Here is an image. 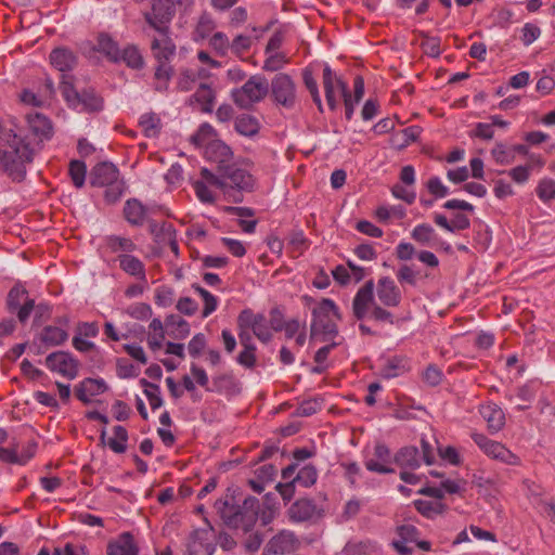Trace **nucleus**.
I'll return each mask as SVG.
<instances>
[{"mask_svg":"<svg viewBox=\"0 0 555 555\" xmlns=\"http://www.w3.org/2000/svg\"><path fill=\"white\" fill-rule=\"evenodd\" d=\"M374 281H366L356 293L352 300L353 317L361 321L370 319L380 324H395V315L386 308L398 307L402 301V293L395 281L389 276H383L377 281L376 295L374 297Z\"/></svg>","mask_w":555,"mask_h":555,"instance_id":"nucleus-1","label":"nucleus"},{"mask_svg":"<svg viewBox=\"0 0 555 555\" xmlns=\"http://www.w3.org/2000/svg\"><path fill=\"white\" fill-rule=\"evenodd\" d=\"M34 160V150L29 143L14 131L0 133V171L13 181H22L26 176V165Z\"/></svg>","mask_w":555,"mask_h":555,"instance_id":"nucleus-2","label":"nucleus"},{"mask_svg":"<svg viewBox=\"0 0 555 555\" xmlns=\"http://www.w3.org/2000/svg\"><path fill=\"white\" fill-rule=\"evenodd\" d=\"M203 177L211 186L219 189L225 198L233 203L243 201L242 192H251L255 179L246 169L235 165L228 166L220 173H214L207 168H202Z\"/></svg>","mask_w":555,"mask_h":555,"instance_id":"nucleus-3","label":"nucleus"},{"mask_svg":"<svg viewBox=\"0 0 555 555\" xmlns=\"http://www.w3.org/2000/svg\"><path fill=\"white\" fill-rule=\"evenodd\" d=\"M93 186H105L104 197L108 204L116 203L121 197L125 183L119 179V170L108 162H103L93 167L90 177Z\"/></svg>","mask_w":555,"mask_h":555,"instance_id":"nucleus-4","label":"nucleus"},{"mask_svg":"<svg viewBox=\"0 0 555 555\" xmlns=\"http://www.w3.org/2000/svg\"><path fill=\"white\" fill-rule=\"evenodd\" d=\"M338 308L331 299L324 298L312 309L311 336L324 334L334 336L337 334L335 319H339Z\"/></svg>","mask_w":555,"mask_h":555,"instance_id":"nucleus-5","label":"nucleus"},{"mask_svg":"<svg viewBox=\"0 0 555 555\" xmlns=\"http://www.w3.org/2000/svg\"><path fill=\"white\" fill-rule=\"evenodd\" d=\"M269 92V83L264 77L251 76L241 88L232 91L234 103L241 108H249L260 102Z\"/></svg>","mask_w":555,"mask_h":555,"instance_id":"nucleus-6","label":"nucleus"},{"mask_svg":"<svg viewBox=\"0 0 555 555\" xmlns=\"http://www.w3.org/2000/svg\"><path fill=\"white\" fill-rule=\"evenodd\" d=\"M470 438L489 459L511 466H518L521 464L520 457L506 448L505 444L492 440L486 435L477 431H473L470 434Z\"/></svg>","mask_w":555,"mask_h":555,"instance_id":"nucleus-7","label":"nucleus"},{"mask_svg":"<svg viewBox=\"0 0 555 555\" xmlns=\"http://www.w3.org/2000/svg\"><path fill=\"white\" fill-rule=\"evenodd\" d=\"M7 308L11 313L16 312L17 320L24 324L35 308V300L28 297L23 285L16 284L7 296Z\"/></svg>","mask_w":555,"mask_h":555,"instance_id":"nucleus-8","label":"nucleus"},{"mask_svg":"<svg viewBox=\"0 0 555 555\" xmlns=\"http://www.w3.org/2000/svg\"><path fill=\"white\" fill-rule=\"evenodd\" d=\"M274 101L285 108H293L296 103V85L287 74L280 73L271 81Z\"/></svg>","mask_w":555,"mask_h":555,"instance_id":"nucleus-9","label":"nucleus"},{"mask_svg":"<svg viewBox=\"0 0 555 555\" xmlns=\"http://www.w3.org/2000/svg\"><path fill=\"white\" fill-rule=\"evenodd\" d=\"M300 545V540L293 531L283 529L268 541L262 555H288L296 552Z\"/></svg>","mask_w":555,"mask_h":555,"instance_id":"nucleus-10","label":"nucleus"},{"mask_svg":"<svg viewBox=\"0 0 555 555\" xmlns=\"http://www.w3.org/2000/svg\"><path fill=\"white\" fill-rule=\"evenodd\" d=\"M172 0H153L152 11L145 14V21L156 31L169 30V23L175 15Z\"/></svg>","mask_w":555,"mask_h":555,"instance_id":"nucleus-11","label":"nucleus"},{"mask_svg":"<svg viewBox=\"0 0 555 555\" xmlns=\"http://www.w3.org/2000/svg\"><path fill=\"white\" fill-rule=\"evenodd\" d=\"M237 326H249L253 334L262 343H269L273 337L264 314H256L249 309L241 311L237 318Z\"/></svg>","mask_w":555,"mask_h":555,"instance_id":"nucleus-12","label":"nucleus"},{"mask_svg":"<svg viewBox=\"0 0 555 555\" xmlns=\"http://www.w3.org/2000/svg\"><path fill=\"white\" fill-rule=\"evenodd\" d=\"M323 88L330 109L335 111L338 106V96L346 94L347 83L338 77L328 65L323 68Z\"/></svg>","mask_w":555,"mask_h":555,"instance_id":"nucleus-13","label":"nucleus"},{"mask_svg":"<svg viewBox=\"0 0 555 555\" xmlns=\"http://www.w3.org/2000/svg\"><path fill=\"white\" fill-rule=\"evenodd\" d=\"M47 367L61 374L68 379H74L78 375L79 363L68 352L55 351L46 358Z\"/></svg>","mask_w":555,"mask_h":555,"instance_id":"nucleus-14","label":"nucleus"},{"mask_svg":"<svg viewBox=\"0 0 555 555\" xmlns=\"http://www.w3.org/2000/svg\"><path fill=\"white\" fill-rule=\"evenodd\" d=\"M157 34L151 42L153 56L157 60L158 64H168L176 53V44L169 36V30L157 31Z\"/></svg>","mask_w":555,"mask_h":555,"instance_id":"nucleus-15","label":"nucleus"},{"mask_svg":"<svg viewBox=\"0 0 555 555\" xmlns=\"http://www.w3.org/2000/svg\"><path fill=\"white\" fill-rule=\"evenodd\" d=\"M259 509L260 505L258 499H245L243 504L238 506V512L235 517L237 519V526L233 528L243 529L244 531L251 529L258 519Z\"/></svg>","mask_w":555,"mask_h":555,"instance_id":"nucleus-16","label":"nucleus"},{"mask_svg":"<svg viewBox=\"0 0 555 555\" xmlns=\"http://www.w3.org/2000/svg\"><path fill=\"white\" fill-rule=\"evenodd\" d=\"M479 413L487 423V429L491 435L498 434L505 426V414L503 410L493 402L481 404Z\"/></svg>","mask_w":555,"mask_h":555,"instance_id":"nucleus-17","label":"nucleus"},{"mask_svg":"<svg viewBox=\"0 0 555 555\" xmlns=\"http://www.w3.org/2000/svg\"><path fill=\"white\" fill-rule=\"evenodd\" d=\"M205 155L208 160L218 164L217 173H220L230 166L233 157L231 149L220 140L209 143L205 149Z\"/></svg>","mask_w":555,"mask_h":555,"instance_id":"nucleus-18","label":"nucleus"},{"mask_svg":"<svg viewBox=\"0 0 555 555\" xmlns=\"http://www.w3.org/2000/svg\"><path fill=\"white\" fill-rule=\"evenodd\" d=\"M391 463V453L387 446L377 443L374 448V459L365 461V467L370 472L378 474H390L395 469L388 466Z\"/></svg>","mask_w":555,"mask_h":555,"instance_id":"nucleus-19","label":"nucleus"},{"mask_svg":"<svg viewBox=\"0 0 555 555\" xmlns=\"http://www.w3.org/2000/svg\"><path fill=\"white\" fill-rule=\"evenodd\" d=\"M287 515L292 521L302 522L318 517L319 509L315 503L310 499H300L294 502L287 511Z\"/></svg>","mask_w":555,"mask_h":555,"instance_id":"nucleus-20","label":"nucleus"},{"mask_svg":"<svg viewBox=\"0 0 555 555\" xmlns=\"http://www.w3.org/2000/svg\"><path fill=\"white\" fill-rule=\"evenodd\" d=\"M398 539H395L391 542L392 547L400 555H410L412 553V548L408 546L409 543L417 542V538L420 535L418 530L413 525H401L396 529Z\"/></svg>","mask_w":555,"mask_h":555,"instance_id":"nucleus-21","label":"nucleus"},{"mask_svg":"<svg viewBox=\"0 0 555 555\" xmlns=\"http://www.w3.org/2000/svg\"><path fill=\"white\" fill-rule=\"evenodd\" d=\"M107 385L103 379L86 378L75 387L76 397L83 403L91 402L94 396L105 392Z\"/></svg>","mask_w":555,"mask_h":555,"instance_id":"nucleus-22","label":"nucleus"},{"mask_svg":"<svg viewBox=\"0 0 555 555\" xmlns=\"http://www.w3.org/2000/svg\"><path fill=\"white\" fill-rule=\"evenodd\" d=\"M50 63L60 72L73 70L77 63V55L68 48H55L50 53Z\"/></svg>","mask_w":555,"mask_h":555,"instance_id":"nucleus-23","label":"nucleus"},{"mask_svg":"<svg viewBox=\"0 0 555 555\" xmlns=\"http://www.w3.org/2000/svg\"><path fill=\"white\" fill-rule=\"evenodd\" d=\"M238 506L234 503V498L225 495L223 499H219L215 502V509L220 516L224 525L230 528L237 526V519L235 518L238 512Z\"/></svg>","mask_w":555,"mask_h":555,"instance_id":"nucleus-24","label":"nucleus"},{"mask_svg":"<svg viewBox=\"0 0 555 555\" xmlns=\"http://www.w3.org/2000/svg\"><path fill=\"white\" fill-rule=\"evenodd\" d=\"M117 261L125 273L146 284L145 266L139 258L130 254H120L117 256Z\"/></svg>","mask_w":555,"mask_h":555,"instance_id":"nucleus-25","label":"nucleus"},{"mask_svg":"<svg viewBox=\"0 0 555 555\" xmlns=\"http://www.w3.org/2000/svg\"><path fill=\"white\" fill-rule=\"evenodd\" d=\"M138 553L139 547L129 532L121 533L107 545V555H138Z\"/></svg>","mask_w":555,"mask_h":555,"instance_id":"nucleus-26","label":"nucleus"},{"mask_svg":"<svg viewBox=\"0 0 555 555\" xmlns=\"http://www.w3.org/2000/svg\"><path fill=\"white\" fill-rule=\"evenodd\" d=\"M410 371V360L404 356H395L386 360L380 370L385 378H395Z\"/></svg>","mask_w":555,"mask_h":555,"instance_id":"nucleus-27","label":"nucleus"},{"mask_svg":"<svg viewBox=\"0 0 555 555\" xmlns=\"http://www.w3.org/2000/svg\"><path fill=\"white\" fill-rule=\"evenodd\" d=\"M149 212V209L142 205V203L135 198L128 199L124 206V216L125 219L131 225H142L145 221V217Z\"/></svg>","mask_w":555,"mask_h":555,"instance_id":"nucleus-28","label":"nucleus"},{"mask_svg":"<svg viewBox=\"0 0 555 555\" xmlns=\"http://www.w3.org/2000/svg\"><path fill=\"white\" fill-rule=\"evenodd\" d=\"M393 462L401 469L414 470L420 467L421 461L418 457V450L416 447H403L393 456Z\"/></svg>","mask_w":555,"mask_h":555,"instance_id":"nucleus-29","label":"nucleus"},{"mask_svg":"<svg viewBox=\"0 0 555 555\" xmlns=\"http://www.w3.org/2000/svg\"><path fill=\"white\" fill-rule=\"evenodd\" d=\"M27 120L30 130L37 137H39L41 140L50 139L53 134V127L48 117H46L42 114L35 113V114H28Z\"/></svg>","mask_w":555,"mask_h":555,"instance_id":"nucleus-30","label":"nucleus"},{"mask_svg":"<svg viewBox=\"0 0 555 555\" xmlns=\"http://www.w3.org/2000/svg\"><path fill=\"white\" fill-rule=\"evenodd\" d=\"M68 337L67 331L53 325L44 326L40 333V341L49 347L63 345Z\"/></svg>","mask_w":555,"mask_h":555,"instance_id":"nucleus-31","label":"nucleus"},{"mask_svg":"<svg viewBox=\"0 0 555 555\" xmlns=\"http://www.w3.org/2000/svg\"><path fill=\"white\" fill-rule=\"evenodd\" d=\"M76 109L86 112H99L103 108V99L94 90H82L79 92Z\"/></svg>","mask_w":555,"mask_h":555,"instance_id":"nucleus-32","label":"nucleus"},{"mask_svg":"<svg viewBox=\"0 0 555 555\" xmlns=\"http://www.w3.org/2000/svg\"><path fill=\"white\" fill-rule=\"evenodd\" d=\"M147 223L151 235L153 236L155 243L159 245H166L167 240L177 233L173 224L170 222L164 221L158 223L155 220H149Z\"/></svg>","mask_w":555,"mask_h":555,"instance_id":"nucleus-33","label":"nucleus"},{"mask_svg":"<svg viewBox=\"0 0 555 555\" xmlns=\"http://www.w3.org/2000/svg\"><path fill=\"white\" fill-rule=\"evenodd\" d=\"M412 238L422 245L437 246L442 244L434 228L427 223L416 225L412 231Z\"/></svg>","mask_w":555,"mask_h":555,"instance_id":"nucleus-34","label":"nucleus"},{"mask_svg":"<svg viewBox=\"0 0 555 555\" xmlns=\"http://www.w3.org/2000/svg\"><path fill=\"white\" fill-rule=\"evenodd\" d=\"M193 99L201 105L203 112H212L216 93L210 85L206 82L199 83L197 90L193 94Z\"/></svg>","mask_w":555,"mask_h":555,"instance_id":"nucleus-35","label":"nucleus"},{"mask_svg":"<svg viewBox=\"0 0 555 555\" xmlns=\"http://www.w3.org/2000/svg\"><path fill=\"white\" fill-rule=\"evenodd\" d=\"M377 552V544L371 540H352L344 547L345 555H374Z\"/></svg>","mask_w":555,"mask_h":555,"instance_id":"nucleus-36","label":"nucleus"},{"mask_svg":"<svg viewBox=\"0 0 555 555\" xmlns=\"http://www.w3.org/2000/svg\"><path fill=\"white\" fill-rule=\"evenodd\" d=\"M234 128L242 135L254 137L259 132L260 124L256 117L242 114L235 118Z\"/></svg>","mask_w":555,"mask_h":555,"instance_id":"nucleus-37","label":"nucleus"},{"mask_svg":"<svg viewBox=\"0 0 555 555\" xmlns=\"http://www.w3.org/2000/svg\"><path fill=\"white\" fill-rule=\"evenodd\" d=\"M165 324L169 331V335L176 339H184L190 334L189 323L180 315H168L165 320Z\"/></svg>","mask_w":555,"mask_h":555,"instance_id":"nucleus-38","label":"nucleus"},{"mask_svg":"<svg viewBox=\"0 0 555 555\" xmlns=\"http://www.w3.org/2000/svg\"><path fill=\"white\" fill-rule=\"evenodd\" d=\"M283 327L285 337L292 339L295 337L296 345L302 347L306 343V324L297 319L288 320Z\"/></svg>","mask_w":555,"mask_h":555,"instance_id":"nucleus-39","label":"nucleus"},{"mask_svg":"<svg viewBox=\"0 0 555 555\" xmlns=\"http://www.w3.org/2000/svg\"><path fill=\"white\" fill-rule=\"evenodd\" d=\"M105 244L112 253L130 254L137 249V245L131 238L118 235L107 236Z\"/></svg>","mask_w":555,"mask_h":555,"instance_id":"nucleus-40","label":"nucleus"},{"mask_svg":"<svg viewBox=\"0 0 555 555\" xmlns=\"http://www.w3.org/2000/svg\"><path fill=\"white\" fill-rule=\"evenodd\" d=\"M139 126L142 128L145 137L155 138L160 132V118L155 113L143 114L140 118Z\"/></svg>","mask_w":555,"mask_h":555,"instance_id":"nucleus-41","label":"nucleus"},{"mask_svg":"<svg viewBox=\"0 0 555 555\" xmlns=\"http://www.w3.org/2000/svg\"><path fill=\"white\" fill-rule=\"evenodd\" d=\"M172 76V67L169 64L162 63L155 69L154 79H155V90L158 92H164L168 89V85L170 78Z\"/></svg>","mask_w":555,"mask_h":555,"instance_id":"nucleus-42","label":"nucleus"},{"mask_svg":"<svg viewBox=\"0 0 555 555\" xmlns=\"http://www.w3.org/2000/svg\"><path fill=\"white\" fill-rule=\"evenodd\" d=\"M113 431H114V437L108 439L107 446L115 453H124L127 449V440H128L127 429L122 426H115Z\"/></svg>","mask_w":555,"mask_h":555,"instance_id":"nucleus-43","label":"nucleus"},{"mask_svg":"<svg viewBox=\"0 0 555 555\" xmlns=\"http://www.w3.org/2000/svg\"><path fill=\"white\" fill-rule=\"evenodd\" d=\"M140 384L144 389V393L149 400V403L153 410L162 406L163 399L160 397V388L158 385L146 380L145 378L140 379Z\"/></svg>","mask_w":555,"mask_h":555,"instance_id":"nucleus-44","label":"nucleus"},{"mask_svg":"<svg viewBox=\"0 0 555 555\" xmlns=\"http://www.w3.org/2000/svg\"><path fill=\"white\" fill-rule=\"evenodd\" d=\"M216 131L209 124H203L199 129L191 137V141L197 146H208L215 139Z\"/></svg>","mask_w":555,"mask_h":555,"instance_id":"nucleus-45","label":"nucleus"},{"mask_svg":"<svg viewBox=\"0 0 555 555\" xmlns=\"http://www.w3.org/2000/svg\"><path fill=\"white\" fill-rule=\"evenodd\" d=\"M216 28V22L208 13H203L195 28V36L199 39L208 38Z\"/></svg>","mask_w":555,"mask_h":555,"instance_id":"nucleus-46","label":"nucleus"},{"mask_svg":"<svg viewBox=\"0 0 555 555\" xmlns=\"http://www.w3.org/2000/svg\"><path fill=\"white\" fill-rule=\"evenodd\" d=\"M318 478V472L314 466L306 465L299 469L296 477L293 478L295 483H298L305 488L311 487L315 483Z\"/></svg>","mask_w":555,"mask_h":555,"instance_id":"nucleus-47","label":"nucleus"},{"mask_svg":"<svg viewBox=\"0 0 555 555\" xmlns=\"http://www.w3.org/2000/svg\"><path fill=\"white\" fill-rule=\"evenodd\" d=\"M193 288L195 289V292H197L199 294V296L202 297V299L204 301V308L202 311V315H203V318H207L217 309L218 300L210 292H208L207 289H205L204 287H202L199 285L195 284V285H193Z\"/></svg>","mask_w":555,"mask_h":555,"instance_id":"nucleus-48","label":"nucleus"},{"mask_svg":"<svg viewBox=\"0 0 555 555\" xmlns=\"http://www.w3.org/2000/svg\"><path fill=\"white\" fill-rule=\"evenodd\" d=\"M491 156L499 165H509L514 163L515 155L511 147H506L503 143H496L491 151Z\"/></svg>","mask_w":555,"mask_h":555,"instance_id":"nucleus-49","label":"nucleus"},{"mask_svg":"<svg viewBox=\"0 0 555 555\" xmlns=\"http://www.w3.org/2000/svg\"><path fill=\"white\" fill-rule=\"evenodd\" d=\"M96 49L100 52L105 53L109 59L117 61L119 56V50L117 44L107 35H100L98 38Z\"/></svg>","mask_w":555,"mask_h":555,"instance_id":"nucleus-50","label":"nucleus"},{"mask_svg":"<svg viewBox=\"0 0 555 555\" xmlns=\"http://www.w3.org/2000/svg\"><path fill=\"white\" fill-rule=\"evenodd\" d=\"M70 179L76 188H82L86 180L87 167L83 162L72 160L68 169Z\"/></svg>","mask_w":555,"mask_h":555,"instance_id":"nucleus-51","label":"nucleus"},{"mask_svg":"<svg viewBox=\"0 0 555 555\" xmlns=\"http://www.w3.org/2000/svg\"><path fill=\"white\" fill-rule=\"evenodd\" d=\"M60 89L62 92V95L64 96L65 101L68 103L72 107H77V101L79 92L75 90L72 81V77L69 76H63V79L60 85Z\"/></svg>","mask_w":555,"mask_h":555,"instance_id":"nucleus-52","label":"nucleus"},{"mask_svg":"<svg viewBox=\"0 0 555 555\" xmlns=\"http://www.w3.org/2000/svg\"><path fill=\"white\" fill-rule=\"evenodd\" d=\"M126 313L135 320L145 321L152 317V307L145 302H135L127 307Z\"/></svg>","mask_w":555,"mask_h":555,"instance_id":"nucleus-53","label":"nucleus"},{"mask_svg":"<svg viewBox=\"0 0 555 555\" xmlns=\"http://www.w3.org/2000/svg\"><path fill=\"white\" fill-rule=\"evenodd\" d=\"M538 197L546 203L555 198V180L544 178L537 186Z\"/></svg>","mask_w":555,"mask_h":555,"instance_id":"nucleus-54","label":"nucleus"},{"mask_svg":"<svg viewBox=\"0 0 555 555\" xmlns=\"http://www.w3.org/2000/svg\"><path fill=\"white\" fill-rule=\"evenodd\" d=\"M302 77H304V83H305L306 88L309 90L313 102L318 106V109L320 112H323V105H322L321 98L319 94L318 83H317V80L314 79L312 73L308 69H305Z\"/></svg>","mask_w":555,"mask_h":555,"instance_id":"nucleus-55","label":"nucleus"},{"mask_svg":"<svg viewBox=\"0 0 555 555\" xmlns=\"http://www.w3.org/2000/svg\"><path fill=\"white\" fill-rule=\"evenodd\" d=\"M230 40L224 33H215L209 40L210 47L221 56L227 55L230 50Z\"/></svg>","mask_w":555,"mask_h":555,"instance_id":"nucleus-56","label":"nucleus"},{"mask_svg":"<svg viewBox=\"0 0 555 555\" xmlns=\"http://www.w3.org/2000/svg\"><path fill=\"white\" fill-rule=\"evenodd\" d=\"M416 509L424 516L431 518L435 515L442 513V504L439 502H433V501H423L418 500L415 502Z\"/></svg>","mask_w":555,"mask_h":555,"instance_id":"nucleus-57","label":"nucleus"},{"mask_svg":"<svg viewBox=\"0 0 555 555\" xmlns=\"http://www.w3.org/2000/svg\"><path fill=\"white\" fill-rule=\"evenodd\" d=\"M202 179L203 180H197L193 183V189L201 202L211 204L215 202V195L207 185L209 183L203 177Z\"/></svg>","mask_w":555,"mask_h":555,"instance_id":"nucleus-58","label":"nucleus"},{"mask_svg":"<svg viewBox=\"0 0 555 555\" xmlns=\"http://www.w3.org/2000/svg\"><path fill=\"white\" fill-rule=\"evenodd\" d=\"M122 61L132 68H140L143 65V59L135 47H127L121 54Z\"/></svg>","mask_w":555,"mask_h":555,"instance_id":"nucleus-59","label":"nucleus"},{"mask_svg":"<svg viewBox=\"0 0 555 555\" xmlns=\"http://www.w3.org/2000/svg\"><path fill=\"white\" fill-rule=\"evenodd\" d=\"M286 63H288L286 55L282 52H275L266 59L262 68L267 72H276Z\"/></svg>","mask_w":555,"mask_h":555,"instance_id":"nucleus-60","label":"nucleus"},{"mask_svg":"<svg viewBox=\"0 0 555 555\" xmlns=\"http://www.w3.org/2000/svg\"><path fill=\"white\" fill-rule=\"evenodd\" d=\"M251 43V37L238 35L230 43V49L235 55L241 56L250 49Z\"/></svg>","mask_w":555,"mask_h":555,"instance_id":"nucleus-61","label":"nucleus"},{"mask_svg":"<svg viewBox=\"0 0 555 555\" xmlns=\"http://www.w3.org/2000/svg\"><path fill=\"white\" fill-rule=\"evenodd\" d=\"M196 80L193 74V68H185L180 72L177 81V88L180 91H190L195 86Z\"/></svg>","mask_w":555,"mask_h":555,"instance_id":"nucleus-62","label":"nucleus"},{"mask_svg":"<svg viewBox=\"0 0 555 555\" xmlns=\"http://www.w3.org/2000/svg\"><path fill=\"white\" fill-rule=\"evenodd\" d=\"M99 334V326L95 322H79L75 328V335L81 338H94Z\"/></svg>","mask_w":555,"mask_h":555,"instance_id":"nucleus-63","label":"nucleus"},{"mask_svg":"<svg viewBox=\"0 0 555 555\" xmlns=\"http://www.w3.org/2000/svg\"><path fill=\"white\" fill-rule=\"evenodd\" d=\"M443 374L441 370L435 365L430 364L423 372L422 378L429 386H437L441 383Z\"/></svg>","mask_w":555,"mask_h":555,"instance_id":"nucleus-64","label":"nucleus"}]
</instances>
